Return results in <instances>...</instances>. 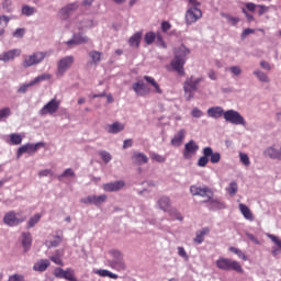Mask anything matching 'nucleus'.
<instances>
[{"label": "nucleus", "instance_id": "obj_1", "mask_svg": "<svg viewBox=\"0 0 281 281\" xmlns=\"http://www.w3.org/2000/svg\"><path fill=\"white\" fill-rule=\"evenodd\" d=\"M190 192L192 196H201L202 199H205L202 203H209V210H216V207H220L221 205V202L214 199V191L207 186H191Z\"/></svg>", "mask_w": 281, "mask_h": 281}, {"label": "nucleus", "instance_id": "obj_2", "mask_svg": "<svg viewBox=\"0 0 281 281\" xmlns=\"http://www.w3.org/2000/svg\"><path fill=\"white\" fill-rule=\"evenodd\" d=\"M190 54V49L181 46L178 50H176V56L171 61V67L173 71H177L179 76H186V70L183 69V65H186V56Z\"/></svg>", "mask_w": 281, "mask_h": 281}, {"label": "nucleus", "instance_id": "obj_3", "mask_svg": "<svg viewBox=\"0 0 281 281\" xmlns=\"http://www.w3.org/2000/svg\"><path fill=\"white\" fill-rule=\"evenodd\" d=\"M203 82V77L194 79V76L188 77L183 83L184 97L187 100H192L194 93L199 91V85Z\"/></svg>", "mask_w": 281, "mask_h": 281}, {"label": "nucleus", "instance_id": "obj_4", "mask_svg": "<svg viewBox=\"0 0 281 281\" xmlns=\"http://www.w3.org/2000/svg\"><path fill=\"white\" fill-rule=\"evenodd\" d=\"M110 256L112 257V260H110L111 269L115 271H126V262H124V256L120 250L112 249Z\"/></svg>", "mask_w": 281, "mask_h": 281}, {"label": "nucleus", "instance_id": "obj_5", "mask_svg": "<svg viewBox=\"0 0 281 281\" xmlns=\"http://www.w3.org/2000/svg\"><path fill=\"white\" fill-rule=\"evenodd\" d=\"M47 58V53L45 52H35L32 55L24 56L22 66L27 69L30 67H34L36 65H41L43 60Z\"/></svg>", "mask_w": 281, "mask_h": 281}, {"label": "nucleus", "instance_id": "obj_6", "mask_svg": "<svg viewBox=\"0 0 281 281\" xmlns=\"http://www.w3.org/2000/svg\"><path fill=\"white\" fill-rule=\"evenodd\" d=\"M216 266L222 269V271H236L237 273H243V266L238 261H234L227 258H220L216 261Z\"/></svg>", "mask_w": 281, "mask_h": 281}, {"label": "nucleus", "instance_id": "obj_7", "mask_svg": "<svg viewBox=\"0 0 281 281\" xmlns=\"http://www.w3.org/2000/svg\"><path fill=\"white\" fill-rule=\"evenodd\" d=\"M27 221V216L23 215V213H15L14 211H10L5 213L3 217V223L9 225V227H16V225H21V223H25Z\"/></svg>", "mask_w": 281, "mask_h": 281}, {"label": "nucleus", "instance_id": "obj_8", "mask_svg": "<svg viewBox=\"0 0 281 281\" xmlns=\"http://www.w3.org/2000/svg\"><path fill=\"white\" fill-rule=\"evenodd\" d=\"M224 120L236 126H245V117L235 110H227L224 112Z\"/></svg>", "mask_w": 281, "mask_h": 281}, {"label": "nucleus", "instance_id": "obj_9", "mask_svg": "<svg viewBox=\"0 0 281 281\" xmlns=\"http://www.w3.org/2000/svg\"><path fill=\"white\" fill-rule=\"evenodd\" d=\"M203 18V11L199 7H188L186 12V23L187 25H192Z\"/></svg>", "mask_w": 281, "mask_h": 281}, {"label": "nucleus", "instance_id": "obj_10", "mask_svg": "<svg viewBox=\"0 0 281 281\" xmlns=\"http://www.w3.org/2000/svg\"><path fill=\"white\" fill-rule=\"evenodd\" d=\"M58 109H60V101L54 98L40 110V115H54L58 113Z\"/></svg>", "mask_w": 281, "mask_h": 281}, {"label": "nucleus", "instance_id": "obj_11", "mask_svg": "<svg viewBox=\"0 0 281 281\" xmlns=\"http://www.w3.org/2000/svg\"><path fill=\"white\" fill-rule=\"evenodd\" d=\"M74 56L63 57L57 64V76H65L74 65Z\"/></svg>", "mask_w": 281, "mask_h": 281}, {"label": "nucleus", "instance_id": "obj_12", "mask_svg": "<svg viewBox=\"0 0 281 281\" xmlns=\"http://www.w3.org/2000/svg\"><path fill=\"white\" fill-rule=\"evenodd\" d=\"M43 146H45V143H36V144L27 143L19 147L16 157L18 159H20V157H22L24 153H27L29 155H34V153H36V150H38L40 148H43Z\"/></svg>", "mask_w": 281, "mask_h": 281}, {"label": "nucleus", "instance_id": "obj_13", "mask_svg": "<svg viewBox=\"0 0 281 281\" xmlns=\"http://www.w3.org/2000/svg\"><path fill=\"white\" fill-rule=\"evenodd\" d=\"M47 256L52 262L55 265H59L60 267H64L65 263L63 262V256H65V251L63 249L57 250H47Z\"/></svg>", "mask_w": 281, "mask_h": 281}, {"label": "nucleus", "instance_id": "obj_14", "mask_svg": "<svg viewBox=\"0 0 281 281\" xmlns=\"http://www.w3.org/2000/svg\"><path fill=\"white\" fill-rule=\"evenodd\" d=\"M199 150V146L196 145V142L190 140L184 145V150H183V157L184 159H192L194 155H196V151Z\"/></svg>", "mask_w": 281, "mask_h": 281}, {"label": "nucleus", "instance_id": "obj_15", "mask_svg": "<svg viewBox=\"0 0 281 281\" xmlns=\"http://www.w3.org/2000/svg\"><path fill=\"white\" fill-rule=\"evenodd\" d=\"M85 43H89V37L86 35H82V33H76L72 35V38L66 42V45H82Z\"/></svg>", "mask_w": 281, "mask_h": 281}, {"label": "nucleus", "instance_id": "obj_16", "mask_svg": "<svg viewBox=\"0 0 281 281\" xmlns=\"http://www.w3.org/2000/svg\"><path fill=\"white\" fill-rule=\"evenodd\" d=\"M210 155H212V147H204L203 156H201L198 160V166L200 168H205V166L210 164Z\"/></svg>", "mask_w": 281, "mask_h": 281}, {"label": "nucleus", "instance_id": "obj_17", "mask_svg": "<svg viewBox=\"0 0 281 281\" xmlns=\"http://www.w3.org/2000/svg\"><path fill=\"white\" fill-rule=\"evenodd\" d=\"M125 183L122 180L115 181V182H110L105 183L103 186V190L105 192H119V190H122L124 188Z\"/></svg>", "mask_w": 281, "mask_h": 281}, {"label": "nucleus", "instance_id": "obj_18", "mask_svg": "<svg viewBox=\"0 0 281 281\" xmlns=\"http://www.w3.org/2000/svg\"><path fill=\"white\" fill-rule=\"evenodd\" d=\"M133 90L135 91L136 94L140 97L148 95V93H150V91L148 90V87H146V83H144L143 81L133 83Z\"/></svg>", "mask_w": 281, "mask_h": 281}, {"label": "nucleus", "instance_id": "obj_19", "mask_svg": "<svg viewBox=\"0 0 281 281\" xmlns=\"http://www.w3.org/2000/svg\"><path fill=\"white\" fill-rule=\"evenodd\" d=\"M132 161H134V164L137 166H143V164H148V156H146L144 153L134 151Z\"/></svg>", "mask_w": 281, "mask_h": 281}, {"label": "nucleus", "instance_id": "obj_20", "mask_svg": "<svg viewBox=\"0 0 281 281\" xmlns=\"http://www.w3.org/2000/svg\"><path fill=\"white\" fill-rule=\"evenodd\" d=\"M77 8H78L77 2L69 3L66 7L61 8L59 13L61 14L63 19H69V15L71 14V12H76Z\"/></svg>", "mask_w": 281, "mask_h": 281}, {"label": "nucleus", "instance_id": "obj_21", "mask_svg": "<svg viewBox=\"0 0 281 281\" xmlns=\"http://www.w3.org/2000/svg\"><path fill=\"white\" fill-rule=\"evenodd\" d=\"M49 265L50 262L48 259H41L34 263L33 270L38 271L40 273H43L44 271H47V268L49 267Z\"/></svg>", "mask_w": 281, "mask_h": 281}, {"label": "nucleus", "instance_id": "obj_22", "mask_svg": "<svg viewBox=\"0 0 281 281\" xmlns=\"http://www.w3.org/2000/svg\"><path fill=\"white\" fill-rule=\"evenodd\" d=\"M265 157H269L270 159H278L281 161V151L276 149L274 147H268L263 151Z\"/></svg>", "mask_w": 281, "mask_h": 281}, {"label": "nucleus", "instance_id": "obj_23", "mask_svg": "<svg viewBox=\"0 0 281 281\" xmlns=\"http://www.w3.org/2000/svg\"><path fill=\"white\" fill-rule=\"evenodd\" d=\"M16 56H21V49H12L1 55L0 60L8 63V60H14Z\"/></svg>", "mask_w": 281, "mask_h": 281}, {"label": "nucleus", "instance_id": "obj_24", "mask_svg": "<svg viewBox=\"0 0 281 281\" xmlns=\"http://www.w3.org/2000/svg\"><path fill=\"white\" fill-rule=\"evenodd\" d=\"M144 80H146V82H148V85H150L154 88L155 93H158L159 95L164 93V89H161V86H159L155 78L150 76H144Z\"/></svg>", "mask_w": 281, "mask_h": 281}, {"label": "nucleus", "instance_id": "obj_25", "mask_svg": "<svg viewBox=\"0 0 281 281\" xmlns=\"http://www.w3.org/2000/svg\"><path fill=\"white\" fill-rule=\"evenodd\" d=\"M186 139V130H180L171 139V146H181Z\"/></svg>", "mask_w": 281, "mask_h": 281}, {"label": "nucleus", "instance_id": "obj_26", "mask_svg": "<svg viewBox=\"0 0 281 281\" xmlns=\"http://www.w3.org/2000/svg\"><path fill=\"white\" fill-rule=\"evenodd\" d=\"M239 212L243 214L244 218L246 221H254V213H251V210L246 204L240 203L239 204Z\"/></svg>", "mask_w": 281, "mask_h": 281}, {"label": "nucleus", "instance_id": "obj_27", "mask_svg": "<svg viewBox=\"0 0 281 281\" xmlns=\"http://www.w3.org/2000/svg\"><path fill=\"white\" fill-rule=\"evenodd\" d=\"M142 32H136L134 35H132L128 40L130 47H136L138 48L142 43Z\"/></svg>", "mask_w": 281, "mask_h": 281}, {"label": "nucleus", "instance_id": "obj_28", "mask_svg": "<svg viewBox=\"0 0 281 281\" xmlns=\"http://www.w3.org/2000/svg\"><path fill=\"white\" fill-rule=\"evenodd\" d=\"M225 112L223 111V108L216 106V108H210L207 110L209 117H214L215 120H218V117H223Z\"/></svg>", "mask_w": 281, "mask_h": 281}, {"label": "nucleus", "instance_id": "obj_29", "mask_svg": "<svg viewBox=\"0 0 281 281\" xmlns=\"http://www.w3.org/2000/svg\"><path fill=\"white\" fill-rule=\"evenodd\" d=\"M207 234H210V228H207V227L202 228L201 231H198L196 236L193 239L194 243L196 245H201V243H203V240H205V236H207Z\"/></svg>", "mask_w": 281, "mask_h": 281}, {"label": "nucleus", "instance_id": "obj_30", "mask_svg": "<svg viewBox=\"0 0 281 281\" xmlns=\"http://www.w3.org/2000/svg\"><path fill=\"white\" fill-rule=\"evenodd\" d=\"M124 128H125V126L123 123L115 122L111 125H108V133H111V134L122 133V131H124Z\"/></svg>", "mask_w": 281, "mask_h": 281}, {"label": "nucleus", "instance_id": "obj_31", "mask_svg": "<svg viewBox=\"0 0 281 281\" xmlns=\"http://www.w3.org/2000/svg\"><path fill=\"white\" fill-rule=\"evenodd\" d=\"M89 56L91 58L90 65H94V67H98V65H100V60H102V53L98 50H91L89 53Z\"/></svg>", "mask_w": 281, "mask_h": 281}, {"label": "nucleus", "instance_id": "obj_32", "mask_svg": "<svg viewBox=\"0 0 281 281\" xmlns=\"http://www.w3.org/2000/svg\"><path fill=\"white\" fill-rule=\"evenodd\" d=\"M158 207L162 210V212H169L170 210V198L162 196L158 200Z\"/></svg>", "mask_w": 281, "mask_h": 281}, {"label": "nucleus", "instance_id": "obj_33", "mask_svg": "<svg viewBox=\"0 0 281 281\" xmlns=\"http://www.w3.org/2000/svg\"><path fill=\"white\" fill-rule=\"evenodd\" d=\"M71 268H67L66 270H63V268H56L54 270V276L55 278L67 280V277L69 276V272H71Z\"/></svg>", "mask_w": 281, "mask_h": 281}, {"label": "nucleus", "instance_id": "obj_34", "mask_svg": "<svg viewBox=\"0 0 281 281\" xmlns=\"http://www.w3.org/2000/svg\"><path fill=\"white\" fill-rule=\"evenodd\" d=\"M42 217H43V215H42L41 213H37V214L33 215V216L27 221V227H29V229H32V227H34L36 224H38Z\"/></svg>", "mask_w": 281, "mask_h": 281}, {"label": "nucleus", "instance_id": "obj_35", "mask_svg": "<svg viewBox=\"0 0 281 281\" xmlns=\"http://www.w3.org/2000/svg\"><path fill=\"white\" fill-rule=\"evenodd\" d=\"M45 80H52V74H43L37 76L33 81H31V85H38V82H45Z\"/></svg>", "mask_w": 281, "mask_h": 281}, {"label": "nucleus", "instance_id": "obj_36", "mask_svg": "<svg viewBox=\"0 0 281 281\" xmlns=\"http://www.w3.org/2000/svg\"><path fill=\"white\" fill-rule=\"evenodd\" d=\"M157 38V34L155 32H147L145 34L144 41L146 43V45H153V43H155Z\"/></svg>", "mask_w": 281, "mask_h": 281}, {"label": "nucleus", "instance_id": "obj_37", "mask_svg": "<svg viewBox=\"0 0 281 281\" xmlns=\"http://www.w3.org/2000/svg\"><path fill=\"white\" fill-rule=\"evenodd\" d=\"M22 245H23V247L32 246V234L22 233Z\"/></svg>", "mask_w": 281, "mask_h": 281}, {"label": "nucleus", "instance_id": "obj_38", "mask_svg": "<svg viewBox=\"0 0 281 281\" xmlns=\"http://www.w3.org/2000/svg\"><path fill=\"white\" fill-rule=\"evenodd\" d=\"M22 14H24V16H32V15L36 14V8L30 7V5H24L22 8Z\"/></svg>", "mask_w": 281, "mask_h": 281}, {"label": "nucleus", "instance_id": "obj_39", "mask_svg": "<svg viewBox=\"0 0 281 281\" xmlns=\"http://www.w3.org/2000/svg\"><path fill=\"white\" fill-rule=\"evenodd\" d=\"M254 76H256L260 82H269V76L262 72V70H255Z\"/></svg>", "mask_w": 281, "mask_h": 281}, {"label": "nucleus", "instance_id": "obj_40", "mask_svg": "<svg viewBox=\"0 0 281 281\" xmlns=\"http://www.w3.org/2000/svg\"><path fill=\"white\" fill-rule=\"evenodd\" d=\"M239 160L244 166H246V168H249V166H251V160L249 159V155L245 153H239Z\"/></svg>", "mask_w": 281, "mask_h": 281}, {"label": "nucleus", "instance_id": "obj_41", "mask_svg": "<svg viewBox=\"0 0 281 281\" xmlns=\"http://www.w3.org/2000/svg\"><path fill=\"white\" fill-rule=\"evenodd\" d=\"M229 251H232V254H235L236 256H238V258H240V260H245L247 261V255H245V252H243V250L236 248V247H231Z\"/></svg>", "mask_w": 281, "mask_h": 281}, {"label": "nucleus", "instance_id": "obj_42", "mask_svg": "<svg viewBox=\"0 0 281 281\" xmlns=\"http://www.w3.org/2000/svg\"><path fill=\"white\" fill-rule=\"evenodd\" d=\"M10 140L13 146H19L23 142V137L19 134H11L10 135Z\"/></svg>", "mask_w": 281, "mask_h": 281}, {"label": "nucleus", "instance_id": "obj_43", "mask_svg": "<svg viewBox=\"0 0 281 281\" xmlns=\"http://www.w3.org/2000/svg\"><path fill=\"white\" fill-rule=\"evenodd\" d=\"M156 45L158 47H161L162 49H166V47H168L166 45V42L164 41V36L161 35V33H156Z\"/></svg>", "mask_w": 281, "mask_h": 281}, {"label": "nucleus", "instance_id": "obj_44", "mask_svg": "<svg viewBox=\"0 0 281 281\" xmlns=\"http://www.w3.org/2000/svg\"><path fill=\"white\" fill-rule=\"evenodd\" d=\"M210 161L211 164H218L221 161V153H214V149L211 148Z\"/></svg>", "mask_w": 281, "mask_h": 281}, {"label": "nucleus", "instance_id": "obj_45", "mask_svg": "<svg viewBox=\"0 0 281 281\" xmlns=\"http://www.w3.org/2000/svg\"><path fill=\"white\" fill-rule=\"evenodd\" d=\"M169 215L171 216L172 221H183V215H181V213L175 209L169 210Z\"/></svg>", "mask_w": 281, "mask_h": 281}, {"label": "nucleus", "instance_id": "obj_46", "mask_svg": "<svg viewBox=\"0 0 281 281\" xmlns=\"http://www.w3.org/2000/svg\"><path fill=\"white\" fill-rule=\"evenodd\" d=\"M227 192L231 196L236 195V193L238 192V183L231 182L229 187L227 188Z\"/></svg>", "mask_w": 281, "mask_h": 281}, {"label": "nucleus", "instance_id": "obj_47", "mask_svg": "<svg viewBox=\"0 0 281 281\" xmlns=\"http://www.w3.org/2000/svg\"><path fill=\"white\" fill-rule=\"evenodd\" d=\"M94 199L95 195H88L86 198H82L80 202L83 203L85 205H94Z\"/></svg>", "mask_w": 281, "mask_h": 281}, {"label": "nucleus", "instance_id": "obj_48", "mask_svg": "<svg viewBox=\"0 0 281 281\" xmlns=\"http://www.w3.org/2000/svg\"><path fill=\"white\" fill-rule=\"evenodd\" d=\"M106 202V194L94 195V205H102Z\"/></svg>", "mask_w": 281, "mask_h": 281}, {"label": "nucleus", "instance_id": "obj_49", "mask_svg": "<svg viewBox=\"0 0 281 281\" xmlns=\"http://www.w3.org/2000/svg\"><path fill=\"white\" fill-rule=\"evenodd\" d=\"M12 114V111L10 110V108H3L0 110V122L1 120H3V117H10V115Z\"/></svg>", "mask_w": 281, "mask_h": 281}, {"label": "nucleus", "instance_id": "obj_50", "mask_svg": "<svg viewBox=\"0 0 281 281\" xmlns=\"http://www.w3.org/2000/svg\"><path fill=\"white\" fill-rule=\"evenodd\" d=\"M60 243H63V236L57 235V236L53 237V240H50V247H58V245H60Z\"/></svg>", "mask_w": 281, "mask_h": 281}, {"label": "nucleus", "instance_id": "obj_51", "mask_svg": "<svg viewBox=\"0 0 281 281\" xmlns=\"http://www.w3.org/2000/svg\"><path fill=\"white\" fill-rule=\"evenodd\" d=\"M87 27H91V21L89 20H82L79 24V32H82V30H87Z\"/></svg>", "mask_w": 281, "mask_h": 281}, {"label": "nucleus", "instance_id": "obj_52", "mask_svg": "<svg viewBox=\"0 0 281 281\" xmlns=\"http://www.w3.org/2000/svg\"><path fill=\"white\" fill-rule=\"evenodd\" d=\"M30 87H34V85H32V81L20 86V88L18 89V93H26Z\"/></svg>", "mask_w": 281, "mask_h": 281}, {"label": "nucleus", "instance_id": "obj_53", "mask_svg": "<svg viewBox=\"0 0 281 281\" xmlns=\"http://www.w3.org/2000/svg\"><path fill=\"white\" fill-rule=\"evenodd\" d=\"M268 238H270V240H272V243L274 245H277L278 247H281V239H280V237H278L276 235L268 234Z\"/></svg>", "mask_w": 281, "mask_h": 281}, {"label": "nucleus", "instance_id": "obj_54", "mask_svg": "<svg viewBox=\"0 0 281 281\" xmlns=\"http://www.w3.org/2000/svg\"><path fill=\"white\" fill-rule=\"evenodd\" d=\"M151 159H154V161H157L158 164H164V161H166V157L159 154H153Z\"/></svg>", "mask_w": 281, "mask_h": 281}, {"label": "nucleus", "instance_id": "obj_55", "mask_svg": "<svg viewBox=\"0 0 281 281\" xmlns=\"http://www.w3.org/2000/svg\"><path fill=\"white\" fill-rule=\"evenodd\" d=\"M14 38H23L25 36V29H18L15 32H13Z\"/></svg>", "mask_w": 281, "mask_h": 281}, {"label": "nucleus", "instance_id": "obj_56", "mask_svg": "<svg viewBox=\"0 0 281 281\" xmlns=\"http://www.w3.org/2000/svg\"><path fill=\"white\" fill-rule=\"evenodd\" d=\"M100 157L103 159L104 164H109V161H111V154L106 151H101Z\"/></svg>", "mask_w": 281, "mask_h": 281}, {"label": "nucleus", "instance_id": "obj_57", "mask_svg": "<svg viewBox=\"0 0 281 281\" xmlns=\"http://www.w3.org/2000/svg\"><path fill=\"white\" fill-rule=\"evenodd\" d=\"M75 175L76 172H74L71 168H68L59 176V179L65 177H75Z\"/></svg>", "mask_w": 281, "mask_h": 281}, {"label": "nucleus", "instance_id": "obj_58", "mask_svg": "<svg viewBox=\"0 0 281 281\" xmlns=\"http://www.w3.org/2000/svg\"><path fill=\"white\" fill-rule=\"evenodd\" d=\"M171 27H172V24H170V22H168V21H164L161 23V31L165 33L168 32L169 30H171Z\"/></svg>", "mask_w": 281, "mask_h": 281}, {"label": "nucleus", "instance_id": "obj_59", "mask_svg": "<svg viewBox=\"0 0 281 281\" xmlns=\"http://www.w3.org/2000/svg\"><path fill=\"white\" fill-rule=\"evenodd\" d=\"M229 71H232V74H234V76H240V74H243V70L238 66H232L229 68Z\"/></svg>", "mask_w": 281, "mask_h": 281}, {"label": "nucleus", "instance_id": "obj_60", "mask_svg": "<svg viewBox=\"0 0 281 281\" xmlns=\"http://www.w3.org/2000/svg\"><path fill=\"white\" fill-rule=\"evenodd\" d=\"M192 117H202L203 111H201L199 108H194L191 112Z\"/></svg>", "mask_w": 281, "mask_h": 281}, {"label": "nucleus", "instance_id": "obj_61", "mask_svg": "<svg viewBox=\"0 0 281 281\" xmlns=\"http://www.w3.org/2000/svg\"><path fill=\"white\" fill-rule=\"evenodd\" d=\"M54 173L50 169H44L38 172L40 177H52Z\"/></svg>", "mask_w": 281, "mask_h": 281}, {"label": "nucleus", "instance_id": "obj_62", "mask_svg": "<svg viewBox=\"0 0 281 281\" xmlns=\"http://www.w3.org/2000/svg\"><path fill=\"white\" fill-rule=\"evenodd\" d=\"M178 254L180 258H183V260H188V252H186V249H183V247L178 248Z\"/></svg>", "mask_w": 281, "mask_h": 281}, {"label": "nucleus", "instance_id": "obj_63", "mask_svg": "<svg viewBox=\"0 0 281 281\" xmlns=\"http://www.w3.org/2000/svg\"><path fill=\"white\" fill-rule=\"evenodd\" d=\"M66 280H68V281H78V279H76V271L74 269L68 273Z\"/></svg>", "mask_w": 281, "mask_h": 281}, {"label": "nucleus", "instance_id": "obj_64", "mask_svg": "<svg viewBox=\"0 0 281 281\" xmlns=\"http://www.w3.org/2000/svg\"><path fill=\"white\" fill-rule=\"evenodd\" d=\"M8 281H25V280L23 279V276L13 274V276H11V277L9 278Z\"/></svg>", "mask_w": 281, "mask_h": 281}]
</instances>
